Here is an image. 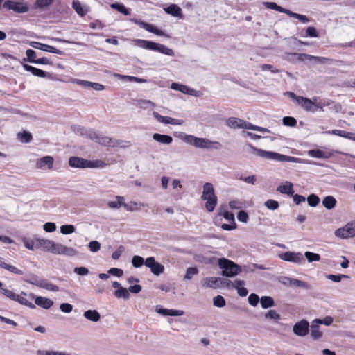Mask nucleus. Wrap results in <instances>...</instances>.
<instances>
[{
  "instance_id": "nucleus-8",
  "label": "nucleus",
  "mask_w": 355,
  "mask_h": 355,
  "mask_svg": "<svg viewBox=\"0 0 355 355\" xmlns=\"http://www.w3.org/2000/svg\"><path fill=\"white\" fill-rule=\"evenodd\" d=\"M335 235L342 239H348L355 236V221L348 223L344 227L336 230Z\"/></svg>"
},
{
  "instance_id": "nucleus-27",
  "label": "nucleus",
  "mask_w": 355,
  "mask_h": 355,
  "mask_svg": "<svg viewBox=\"0 0 355 355\" xmlns=\"http://www.w3.org/2000/svg\"><path fill=\"white\" fill-rule=\"evenodd\" d=\"M153 138L157 142L164 144H169L173 141L172 137L166 135H161L159 133L153 134Z\"/></svg>"
},
{
  "instance_id": "nucleus-10",
  "label": "nucleus",
  "mask_w": 355,
  "mask_h": 355,
  "mask_svg": "<svg viewBox=\"0 0 355 355\" xmlns=\"http://www.w3.org/2000/svg\"><path fill=\"white\" fill-rule=\"evenodd\" d=\"M219 282H220L221 284L225 286H229V285L231 283V281L226 280V279H222L220 277H206L204 278L202 281V286L205 287H210L213 288H216L219 286Z\"/></svg>"
},
{
  "instance_id": "nucleus-14",
  "label": "nucleus",
  "mask_w": 355,
  "mask_h": 355,
  "mask_svg": "<svg viewBox=\"0 0 355 355\" xmlns=\"http://www.w3.org/2000/svg\"><path fill=\"white\" fill-rule=\"evenodd\" d=\"M281 259L295 263H300L304 261L303 255L300 252H286L279 254Z\"/></svg>"
},
{
  "instance_id": "nucleus-56",
  "label": "nucleus",
  "mask_w": 355,
  "mask_h": 355,
  "mask_svg": "<svg viewBox=\"0 0 355 355\" xmlns=\"http://www.w3.org/2000/svg\"><path fill=\"white\" fill-rule=\"evenodd\" d=\"M26 54L28 60L30 62H31V63L36 62L37 59H36L37 55L34 50L28 49L26 50Z\"/></svg>"
},
{
  "instance_id": "nucleus-5",
  "label": "nucleus",
  "mask_w": 355,
  "mask_h": 355,
  "mask_svg": "<svg viewBox=\"0 0 355 355\" xmlns=\"http://www.w3.org/2000/svg\"><path fill=\"white\" fill-rule=\"evenodd\" d=\"M250 147L257 155L265 157L269 159H274L279 162H292L295 158L285 155L279 154L275 152L266 151L261 149H257L255 147L250 145Z\"/></svg>"
},
{
  "instance_id": "nucleus-54",
  "label": "nucleus",
  "mask_w": 355,
  "mask_h": 355,
  "mask_svg": "<svg viewBox=\"0 0 355 355\" xmlns=\"http://www.w3.org/2000/svg\"><path fill=\"white\" fill-rule=\"evenodd\" d=\"M214 305L222 308L225 306V300L221 295H217L214 298Z\"/></svg>"
},
{
  "instance_id": "nucleus-4",
  "label": "nucleus",
  "mask_w": 355,
  "mask_h": 355,
  "mask_svg": "<svg viewBox=\"0 0 355 355\" xmlns=\"http://www.w3.org/2000/svg\"><path fill=\"white\" fill-rule=\"evenodd\" d=\"M218 266L223 270L222 275L227 277H234L242 271L241 267L239 265L225 258H220L218 259Z\"/></svg>"
},
{
  "instance_id": "nucleus-62",
  "label": "nucleus",
  "mask_w": 355,
  "mask_h": 355,
  "mask_svg": "<svg viewBox=\"0 0 355 355\" xmlns=\"http://www.w3.org/2000/svg\"><path fill=\"white\" fill-rule=\"evenodd\" d=\"M259 301V297L257 294L252 293L248 297V302L250 305L256 306Z\"/></svg>"
},
{
  "instance_id": "nucleus-51",
  "label": "nucleus",
  "mask_w": 355,
  "mask_h": 355,
  "mask_svg": "<svg viewBox=\"0 0 355 355\" xmlns=\"http://www.w3.org/2000/svg\"><path fill=\"white\" fill-rule=\"evenodd\" d=\"M198 273V270L196 267H189L187 269L184 279H191L192 277Z\"/></svg>"
},
{
  "instance_id": "nucleus-11",
  "label": "nucleus",
  "mask_w": 355,
  "mask_h": 355,
  "mask_svg": "<svg viewBox=\"0 0 355 355\" xmlns=\"http://www.w3.org/2000/svg\"><path fill=\"white\" fill-rule=\"evenodd\" d=\"M132 21L139 25L141 28L145 29L146 31L154 33L158 36H165L166 37H169L168 35H166L163 31L159 29L153 24H148L142 21H139L137 19H131Z\"/></svg>"
},
{
  "instance_id": "nucleus-60",
  "label": "nucleus",
  "mask_w": 355,
  "mask_h": 355,
  "mask_svg": "<svg viewBox=\"0 0 355 355\" xmlns=\"http://www.w3.org/2000/svg\"><path fill=\"white\" fill-rule=\"evenodd\" d=\"M315 322L319 324H325L329 326L332 324L333 318L331 316H326L324 319H315Z\"/></svg>"
},
{
  "instance_id": "nucleus-48",
  "label": "nucleus",
  "mask_w": 355,
  "mask_h": 355,
  "mask_svg": "<svg viewBox=\"0 0 355 355\" xmlns=\"http://www.w3.org/2000/svg\"><path fill=\"white\" fill-rule=\"evenodd\" d=\"M304 256L309 262L318 261L320 260V255L316 253L306 252Z\"/></svg>"
},
{
  "instance_id": "nucleus-16",
  "label": "nucleus",
  "mask_w": 355,
  "mask_h": 355,
  "mask_svg": "<svg viewBox=\"0 0 355 355\" xmlns=\"http://www.w3.org/2000/svg\"><path fill=\"white\" fill-rule=\"evenodd\" d=\"M54 159L51 156H44L38 159L36 162V167L39 169H44L46 166L48 169H52Z\"/></svg>"
},
{
  "instance_id": "nucleus-45",
  "label": "nucleus",
  "mask_w": 355,
  "mask_h": 355,
  "mask_svg": "<svg viewBox=\"0 0 355 355\" xmlns=\"http://www.w3.org/2000/svg\"><path fill=\"white\" fill-rule=\"evenodd\" d=\"M151 272L155 275H159L164 271V267L161 263L156 262L150 268Z\"/></svg>"
},
{
  "instance_id": "nucleus-24",
  "label": "nucleus",
  "mask_w": 355,
  "mask_h": 355,
  "mask_svg": "<svg viewBox=\"0 0 355 355\" xmlns=\"http://www.w3.org/2000/svg\"><path fill=\"white\" fill-rule=\"evenodd\" d=\"M164 11L173 17H182V9L176 4H171L169 6L164 8Z\"/></svg>"
},
{
  "instance_id": "nucleus-1",
  "label": "nucleus",
  "mask_w": 355,
  "mask_h": 355,
  "mask_svg": "<svg viewBox=\"0 0 355 355\" xmlns=\"http://www.w3.org/2000/svg\"><path fill=\"white\" fill-rule=\"evenodd\" d=\"M135 45L147 50H150L156 52L161 53L162 54L173 56L174 52L173 49L167 47L164 44L156 43L154 42L145 40L142 39H137L133 41Z\"/></svg>"
},
{
  "instance_id": "nucleus-44",
  "label": "nucleus",
  "mask_w": 355,
  "mask_h": 355,
  "mask_svg": "<svg viewBox=\"0 0 355 355\" xmlns=\"http://www.w3.org/2000/svg\"><path fill=\"white\" fill-rule=\"evenodd\" d=\"M287 15L291 17L299 19L302 23H308L309 21V19L306 15L295 13L289 10L287 12Z\"/></svg>"
},
{
  "instance_id": "nucleus-23",
  "label": "nucleus",
  "mask_w": 355,
  "mask_h": 355,
  "mask_svg": "<svg viewBox=\"0 0 355 355\" xmlns=\"http://www.w3.org/2000/svg\"><path fill=\"white\" fill-rule=\"evenodd\" d=\"M277 190L281 193L288 196H293L294 193L293 184L290 182H286L284 184L279 185Z\"/></svg>"
},
{
  "instance_id": "nucleus-46",
  "label": "nucleus",
  "mask_w": 355,
  "mask_h": 355,
  "mask_svg": "<svg viewBox=\"0 0 355 355\" xmlns=\"http://www.w3.org/2000/svg\"><path fill=\"white\" fill-rule=\"evenodd\" d=\"M40 243L42 247H43L47 251L51 252L52 253L53 248L55 244L54 241L42 239Z\"/></svg>"
},
{
  "instance_id": "nucleus-6",
  "label": "nucleus",
  "mask_w": 355,
  "mask_h": 355,
  "mask_svg": "<svg viewBox=\"0 0 355 355\" xmlns=\"http://www.w3.org/2000/svg\"><path fill=\"white\" fill-rule=\"evenodd\" d=\"M226 124L228 127L232 128H243L248 130H257V131H264L265 129L257 125H254L250 123L246 122L245 121L236 118V117H230L226 122Z\"/></svg>"
},
{
  "instance_id": "nucleus-36",
  "label": "nucleus",
  "mask_w": 355,
  "mask_h": 355,
  "mask_svg": "<svg viewBox=\"0 0 355 355\" xmlns=\"http://www.w3.org/2000/svg\"><path fill=\"white\" fill-rule=\"evenodd\" d=\"M263 5L266 8L277 10L279 12L287 14L288 10L285 9L275 2H263Z\"/></svg>"
},
{
  "instance_id": "nucleus-7",
  "label": "nucleus",
  "mask_w": 355,
  "mask_h": 355,
  "mask_svg": "<svg viewBox=\"0 0 355 355\" xmlns=\"http://www.w3.org/2000/svg\"><path fill=\"white\" fill-rule=\"evenodd\" d=\"M3 8L8 10H13L17 13H24L28 10V6L24 1H15L12 0L6 1L3 3Z\"/></svg>"
},
{
  "instance_id": "nucleus-12",
  "label": "nucleus",
  "mask_w": 355,
  "mask_h": 355,
  "mask_svg": "<svg viewBox=\"0 0 355 355\" xmlns=\"http://www.w3.org/2000/svg\"><path fill=\"white\" fill-rule=\"evenodd\" d=\"M52 253L55 254H63L69 257H73L77 254V251L61 243H55Z\"/></svg>"
},
{
  "instance_id": "nucleus-61",
  "label": "nucleus",
  "mask_w": 355,
  "mask_h": 355,
  "mask_svg": "<svg viewBox=\"0 0 355 355\" xmlns=\"http://www.w3.org/2000/svg\"><path fill=\"white\" fill-rule=\"evenodd\" d=\"M89 250L96 252H98L101 248V243L97 241H92L89 243L88 245Z\"/></svg>"
},
{
  "instance_id": "nucleus-59",
  "label": "nucleus",
  "mask_w": 355,
  "mask_h": 355,
  "mask_svg": "<svg viewBox=\"0 0 355 355\" xmlns=\"http://www.w3.org/2000/svg\"><path fill=\"white\" fill-rule=\"evenodd\" d=\"M266 318L273 319L275 320H279L280 319V315L275 310H269L265 314Z\"/></svg>"
},
{
  "instance_id": "nucleus-3",
  "label": "nucleus",
  "mask_w": 355,
  "mask_h": 355,
  "mask_svg": "<svg viewBox=\"0 0 355 355\" xmlns=\"http://www.w3.org/2000/svg\"><path fill=\"white\" fill-rule=\"evenodd\" d=\"M183 140L196 148H200L219 149L222 146L221 144L218 141H212L208 139L198 138L193 135H186Z\"/></svg>"
},
{
  "instance_id": "nucleus-2",
  "label": "nucleus",
  "mask_w": 355,
  "mask_h": 355,
  "mask_svg": "<svg viewBox=\"0 0 355 355\" xmlns=\"http://www.w3.org/2000/svg\"><path fill=\"white\" fill-rule=\"evenodd\" d=\"M201 199L206 201L205 209L207 211L212 212L215 209L218 204V198L211 183L204 184Z\"/></svg>"
},
{
  "instance_id": "nucleus-15",
  "label": "nucleus",
  "mask_w": 355,
  "mask_h": 355,
  "mask_svg": "<svg viewBox=\"0 0 355 355\" xmlns=\"http://www.w3.org/2000/svg\"><path fill=\"white\" fill-rule=\"evenodd\" d=\"M31 46L35 49H40L46 52H50L59 55H61L62 53V52L60 49H58L53 46L42 44L38 42H31Z\"/></svg>"
},
{
  "instance_id": "nucleus-19",
  "label": "nucleus",
  "mask_w": 355,
  "mask_h": 355,
  "mask_svg": "<svg viewBox=\"0 0 355 355\" xmlns=\"http://www.w3.org/2000/svg\"><path fill=\"white\" fill-rule=\"evenodd\" d=\"M230 284L233 288L237 289L238 294L241 297H245L248 295V291L247 288L243 287V286L245 284L244 281L236 279L234 282H231Z\"/></svg>"
},
{
  "instance_id": "nucleus-57",
  "label": "nucleus",
  "mask_w": 355,
  "mask_h": 355,
  "mask_svg": "<svg viewBox=\"0 0 355 355\" xmlns=\"http://www.w3.org/2000/svg\"><path fill=\"white\" fill-rule=\"evenodd\" d=\"M265 206L270 210H275L279 207V202L277 200L269 199L266 201Z\"/></svg>"
},
{
  "instance_id": "nucleus-30",
  "label": "nucleus",
  "mask_w": 355,
  "mask_h": 355,
  "mask_svg": "<svg viewBox=\"0 0 355 355\" xmlns=\"http://www.w3.org/2000/svg\"><path fill=\"white\" fill-rule=\"evenodd\" d=\"M157 311L158 313L163 314L164 315L180 316L184 314V311L182 310L159 309Z\"/></svg>"
},
{
  "instance_id": "nucleus-13",
  "label": "nucleus",
  "mask_w": 355,
  "mask_h": 355,
  "mask_svg": "<svg viewBox=\"0 0 355 355\" xmlns=\"http://www.w3.org/2000/svg\"><path fill=\"white\" fill-rule=\"evenodd\" d=\"M293 333L298 336H305L309 331V323L306 320L296 322L293 327Z\"/></svg>"
},
{
  "instance_id": "nucleus-25",
  "label": "nucleus",
  "mask_w": 355,
  "mask_h": 355,
  "mask_svg": "<svg viewBox=\"0 0 355 355\" xmlns=\"http://www.w3.org/2000/svg\"><path fill=\"white\" fill-rule=\"evenodd\" d=\"M25 70L27 71L31 72L33 75L35 76H38L40 78H46L47 76L46 72L44 71L35 68L33 66L28 65V64H24L23 65Z\"/></svg>"
},
{
  "instance_id": "nucleus-42",
  "label": "nucleus",
  "mask_w": 355,
  "mask_h": 355,
  "mask_svg": "<svg viewBox=\"0 0 355 355\" xmlns=\"http://www.w3.org/2000/svg\"><path fill=\"white\" fill-rule=\"evenodd\" d=\"M111 8L116 10L119 12L123 14L124 15H130L129 10L127 8H125V6L123 4L118 3H112L111 4Z\"/></svg>"
},
{
  "instance_id": "nucleus-20",
  "label": "nucleus",
  "mask_w": 355,
  "mask_h": 355,
  "mask_svg": "<svg viewBox=\"0 0 355 355\" xmlns=\"http://www.w3.org/2000/svg\"><path fill=\"white\" fill-rule=\"evenodd\" d=\"M320 324L313 320L310 327L311 336L313 340H319L322 337V332L320 331Z\"/></svg>"
},
{
  "instance_id": "nucleus-50",
  "label": "nucleus",
  "mask_w": 355,
  "mask_h": 355,
  "mask_svg": "<svg viewBox=\"0 0 355 355\" xmlns=\"http://www.w3.org/2000/svg\"><path fill=\"white\" fill-rule=\"evenodd\" d=\"M307 202L309 206L315 207L320 202V198L315 194H311L307 198Z\"/></svg>"
},
{
  "instance_id": "nucleus-49",
  "label": "nucleus",
  "mask_w": 355,
  "mask_h": 355,
  "mask_svg": "<svg viewBox=\"0 0 355 355\" xmlns=\"http://www.w3.org/2000/svg\"><path fill=\"white\" fill-rule=\"evenodd\" d=\"M115 295L119 298L123 297L127 299L129 297L130 295L128 291L126 288L120 287L115 291Z\"/></svg>"
},
{
  "instance_id": "nucleus-21",
  "label": "nucleus",
  "mask_w": 355,
  "mask_h": 355,
  "mask_svg": "<svg viewBox=\"0 0 355 355\" xmlns=\"http://www.w3.org/2000/svg\"><path fill=\"white\" fill-rule=\"evenodd\" d=\"M35 303L46 309L51 308L53 304V302L51 299L41 296L35 297Z\"/></svg>"
},
{
  "instance_id": "nucleus-38",
  "label": "nucleus",
  "mask_w": 355,
  "mask_h": 355,
  "mask_svg": "<svg viewBox=\"0 0 355 355\" xmlns=\"http://www.w3.org/2000/svg\"><path fill=\"white\" fill-rule=\"evenodd\" d=\"M311 100L312 103L315 105V111H317L318 109L323 110L324 107L329 106L331 104L329 101L320 100L317 97H313Z\"/></svg>"
},
{
  "instance_id": "nucleus-32",
  "label": "nucleus",
  "mask_w": 355,
  "mask_h": 355,
  "mask_svg": "<svg viewBox=\"0 0 355 355\" xmlns=\"http://www.w3.org/2000/svg\"><path fill=\"white\" fill-rule=\"evenodd\" d=\"M144 206L142 203H138L135 201H130L128 203L124 202L123 207L128 211H138L141 209V207Z\"/></svg>"
},
{
  "instance_id": "nucleus-40",
  "label": "nucleus",
  "mask_w": 355,
  "mask_h": 355,
  "mask_svg": "<svg viewBox=\"0 0 355 355\" xmlns=\"http://www.w3.org/2000/svg\"><path fill=\"white\" fill-rule=\"evenodd\" d=\"M72 7L77 12V14L81 17L85 16L87 13V12L83 8L80 2L78 1H73L72 3Z\"/></svg>"
},
{
  "instance_id": "nucleus-22",
  "label": "nucleus",
  "mask_w": 355,
  "mask_h": 355,
  "mask_svg": "<svg viewBox=\"0 0 355 355\" xmlns=\"http://www.w3.org/2000/svg\"><path fill=\"white\" fill-rule=\"evenodd\" d=\"M26 296H27V294L25 292L22 291L20 293V295L16 294V297H15L14 301H16V302H19V304L26 306L28 307H30L32 309L35 308V305L26 297Z\"/></svg>"
},
{
  "instance_id": "nucleus-29",
  "label": "nucleus",
  "mask_w": 355,
  "mask_h": 355,
  "mask_svg": "<svg viewBox=\"0 0 355 355\" xmlns=\"http://www.w3.org/2000/svg\"><path fill=\"white\" fill-rule=\"evenodd\" d=\"M158 121L164 124H171V125H181L182 122L180 120L173 119L169 116H163L159 114H157L156 116Z\"/></svg>"
},
{
  "instance_id": "nucleus-18",
  "label": "nucleus",
  "mask_w": 355,
  "mask_h": 355,
  "mask_svg": "<svg viewBox=\"0 0 355 355\" xmlns=\"http://www.w3.org/2000/svg\"><path fill=\"white\" fill-rule=\"evenodd\" d=\"M297 103L306 111L315 112V105L312 103V100L306 97H298L297 98Z\"/></svg>"
},
{
  "instance_id": "nucleus-47",
  "label": "nucleus",
  "mask_w": 355,
  "mask_h": 355,
  "mask_svg": "<svg viewBox=\"0 0 355 355\" xmlns=\"http://www.w3.org/2000/svg\"><path fill=\"white\" fill-rule=\"evenodd\" d=\"M88 168H103L106 166V164L103 161L99 159L93 161L88 160Z\"/></svg>"
},
{
  "instance_id": "nucleus-35",
  "label": "nucleus",
  "mask_w": 355,
  "mask_h": 355,
  "mask_svg": "<svg viewBox=\"0 0 355 355\" xmlns=\"http://www.w3.org/2000/svg\"><path fill=\"white\" fill-rule=\"evenodd\" d=\"M17 139L22 143H29L33 139V136L28 131H22L17 134Z\"/></svg>"
},
{
  "instance_id": "nucleus-9",
  "label": "nucleus",
  "mask_w": 355,
  "mask_h": 355,
  "mask_svg": "<svg viewBox=\"0 0 355 355\" xmlns=\"http://www.w3.org/2000/svg\"><path fill=\"white\" fill-rule=\"evenodd\" d=\"M218 215L223 216L230 223V224H223L221 225L223 230H232L236 229V225L234 220V215L232 212H230L225 209L220 208Z\"/></svg>"
},
{
  "instance_id": "nucleus-41",
  "label": "nucleus",
  "mask_w": 355,
  "mask_h": 355,
  "mask_svg": "<svg viewBox=\"0 0 355 355\" xmlns=\"http://www.w3.org/2000/svg\"><path fill=\"white\" fill-rule=\"evenodd\" d=\"M300 57H304L305 58H307L309 60H314L315 61H318L321 63H327L330 61H331V59L324 58V57H318V56H313L308 54H300Z\"/></svg>"
},
{
  "instance_id": "nucleus-43",
  "label": "nucleus",
  "mask_w": 355,
  "mask_h": 355,
  "mask_svg": "<svg viewBox=\"0 0 355 355\" xmlns=\"http://www.w3.org/2000/svg\"><path fill=\"white\" fill-rule=\"evenodd\" d=\"M40 286L43 288H45L46 290L51 291H59V287L57 285L53 284L50 282H46V281H42L40 284Z\"/></svg>"
},
{
  "instance_id": "nucleus-33",
  "label": "nucleus",
  "mask_w": 355,
  "mask_h": 355,
  "mask_svg": "<svg viewBox=\"0 0 355 355\" xmlns=\"http://www.w3.org/2000/svg\"><path fill=\"white\" fill-rule=\"evenodd\" d=\"M116 201H110L107 203L108 207L111 209H119L121 207H123L125 198L123 196H116Z\"/></svg>"
},
{
  "instance_id": "nucleus-64",
  "label": "nucleus",
  "mask_w": 355,
  "mask_h": 355,
  "mask_svg": "<svg viewBox=\"0 0 355 355\" xmlns=\"http://www.w3.org/2000/svg\"><path fill=\"white\" fill-rule=\"evenodd\" d=\"M306 35L311 37H318V33L315 27L309 26L306 28Z\"/></svg>"
},
{
  "instance_id": "nucleus-53",
  "label": "nucleus",
  "mask_w": 355,
  "mask_h": 355,
  "mask_svg": "<svg viewBox=\"0 0 355 355\" xmlns=\"http://www.w3.org/2000/svg\"><path fill=\"white\" fill-rule=\"evenodd\" d=\"M283 124L289 127H294L297 124V121L291 116H285L283 118Z\"/></svg>"
},
{
  "instance_id": "nucleus-17",
  "label": "nucleus",
  "mask_w": 355,
  "mask_h": 355,
  "mask_svg": "<svg viewBox=\"0 0 355 355\" xmlns=\"http://www.w3.org/2000/svg\"><path fill=\"white\" fill-rule=\"evenodd\" d=\"M88 163L87 159L79 157H71L69 160V166L73 168H86Z\"/></svg>"
},
{
  "instance_id": "nucleus-31",
  "label": "nucleus",
  "mask_w": 355,
  "mask_h": 355,
  "mask_svg": "<svg viewBox=\"0 0 355 355\" xmlns=\"http://www.w3.org/2000/svg\"><path fill=\"white\" fill-rule=\"evenodd\" d=\"M84 316L85 318L92 322H97L101 318L99 313L96 310H88L85 311Z\"/></svg>"
},
{
  "instance_id": "nucleus-39",
  "label": "nucleus",
  "mask_w": 355,
  "mask_h": 355,
  "mask_svg": "<svg viewBox=\"0 0 355 355\" xmlns=\"http://www.w3.org/2000/svg\"><path fill=\"white\" fill-rule=\"evenodd\" d=\"M2 286L3 283L0 282V295H3L5 297L14 301L15 297H16V294L10 290H8L6 288H3Z\"/></svg>"
},
{
  "instance_id": "nucleus-58",
  "label": "nucleus",
  "mask_w": 355,
  "mask_h": 355,
  "mask_svg": "<svg viewBox=\"0 0 355 355\" xmlns=\"http://www.w3.org/2000/svg\"><path fill=\"white\" fill-rule=\"evenodd\" d=\"M144 260L141 257L135 255L132 257V263L134 267L139 268L144 264Z\"/></svg>"
},
{
  "instance_id": "nucleus-26",
  "label": "nucleus",
  "mask_w": 355,
  "mask_h": 355,
  "mask_svg": "<svg viewBox=\"0 0 355 355\" xmlns=\"http://www.w3.org/2000/svg\"><path fill=\"white\" fill-rule=\"evenodd\" d=\"M0 268L6 269L16 275H23L22 270L18 269L14 266L7 263L1 257H0Z\"/></svg>"
},
{
  "instance_id": "nucleus-28",
  "label": "nucleus",
  "mask_w": 355,
  "mask_h": 355,
  "mask_svg": "<svg viewBox=\"0 0 355 355\" xmlns=\"http://www.w3.org/2000/svg\"><path fill=\"white\" fill-rule=\"evenodd\" d=\"M97 143L105 146H116L119 144V141H114L112 138L107 136H99Z\"/></svg>"
},
{
  "instance_id": "nucleus-34",
  "label": "nucleus",
  "mask_w": 355,
  "mask_h": 355,
  "mask_svg": "<svg viewBox=\"0 0 355 355\" xmlns=\"http://www.w3.org/2000/svg\"><path fill=\"white\" fill-rule=\"evenodd\" d=\"M322 205L327 209H331L336 206V200L331 196H326L322 200Z\"/></svg>"
},
{
  "instance_id": "nucleus-37",
  "label": "nucleus",
  "mask_w": 355,
  "mask_h": 355,
  "mask_svg": "<svg viewBox=\"0 0 355 355\" xmlns=\"http://www.w3.org/2000/svg\"><path fill=\"white\" fill-rule=\"evenodd\" d=\"M260 302L262 308L268 309L272 307L275 304V302L272 297L270 296H263L260 298Z\"/></svg>"
},
{
  "instance_id": "nucleus-52",
  "label": "nucleus",
  "mask_w": 355,
  "mask_h": 355,
  "mask_svg": "<svg viewBox=\"0 0 355 355\" xmlns=\"http://www.w3.org/2000/svg\"><path fill=\"white\" fill-rule=\"evenodd\" d=\"M53 0H36L35 6L36 8H43L52 4Z\"/></svg>"
},
{
  "instance_id": "nucleus-55",
  "label": "nucleus",
  "mask_w": 355,
  "mask_h": 355,
  "mask_svg": "<svg viewBox=\"0 0 355 355\" xmlns=\"http://www.w3.org/2000/svg\"><path fill=\"white\" fill-rule=\"evenodd\" d=\"M60 231L63 234H69L75 232V227L73 225H64L61 226Z\"/></svg>"
},
{
  "instance_id": "nucleus-63",
  "label": "nucleus",
  "mask_w": 355,
  "mask_h": 355,
  "mask_svg": "<svg viewBox=\"0 0 355 355\" xmlns=\"http://www.w3.org/2000/svg\"><path fill=\"white\" fill-rule=\"evenodd\" d=\"M237 218L241 222L246 223L249 219V216L247 212L242 210L238 213Z\"/></svg>"
}]
</instances>
